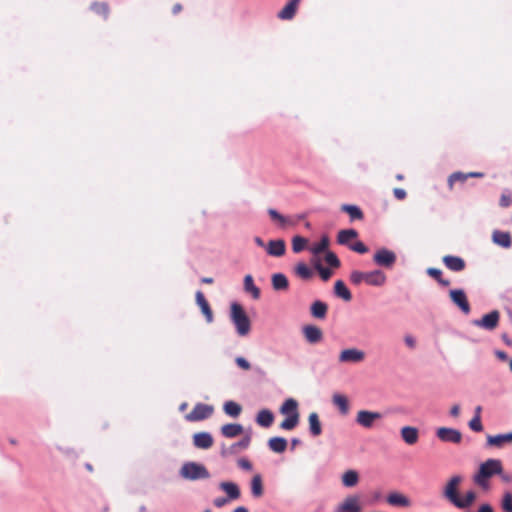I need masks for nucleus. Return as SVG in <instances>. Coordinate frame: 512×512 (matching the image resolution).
I'll list each match as a JSON object with an SVG mask.
<instances>
[{
  "label": "nucleus",
  "instance_id": "f257e3e1",
  "mask_svg": "<svg viewBox=\"0 0 512 512\" xmlns=\"http://www.w3.org/2000/svg\"><path fill=\"white\" fill-rule=\"evenodd\" d=\"M502 461L499 459H488L480 464L477 472L473 476V482L483 490L490 488V479L501 473Z\"/></svg>",
  "mask_w": 512,
  "mask_h": 512
},
{
  "label": "nucleus",
  "instance_id": "f03ea898",
  "mask_svg": "<svg viewBox=\"0 0 512 512\" xmlns=\"http://www.w3.org/2000/svg\"><path fill=\"white\" fill-rule=\"evenodd\" d=\"M280 413L286 418L281 422L280 428L283 430H292L299 423L298 402L293 398H288L280 407Z\"/></svg>",
  "mask_w": 512,
  "mask_h": 512
},
{
  "label": "nucleus",
  "instance_id": "7ed1b4c3",
  "mask_svg": "<svg viewBox=\"0 0 512 512\" xmlns=\"http://www.w3.org/2000/svg\"><path fill=\"white\" fill-rule=\"evenodd\" d=\"M350 281L354 285H359L362 282H365L371 286H382L386 282V276L381 270H374L370 272L354 270L350 274Z\"/></svg>",
  "mask_w": 512,
  "mask_h": 512
},
{
  "label": "nucleus",
  "instance_id": "20e7f679",
  "mask_svg": "<svg viewBox=\"0 0 512 512\" xmlns=\"http://www.w3.org/2000/svg\"><path fill=\"white\" fill-rule=\"evenodd\" d=\"M231 321L236 327L237 333L240 336H246L251 329V322L245 313L243 307L239 303L231 304V312H230Z\"/></svg>",
  "mask_w": 512,
  "mask_h": 512
},
{
  "label": "nucleus",
  "instance_id": "39448f33",
  "mask_svg": "<svg viewBox=\"0 0 512 512\" xmlns=\"http://www.w3.org/2000/svg\"><path fill=\"white\" fill-rule=\"evenodd\" d=\"M180 474L183 478L189 480L207 479L210 477L206 467L195 462L185 463L180 470Z\"/></svg>",
  "mask_w": 512,
  "mask_h": 512
},
{
  "label": "nucleus",
  "instance_id": "423d86ee",
  "mask_svg": "<svg viewBox=\"0 0 512 512\" xmlns=\"http://www.w3.org/2000/svg\"><path fill=\"white\" fill-rule=\"evenodd\" d=\"M214 412V408L211 405L197 403L192 411L185 416V419L189 422L202 421L209 418Z\"/></svg>",
  "mask_w": 512,
  "mask_h": 512
},
{
  "label": "nucleus",
  "instance_id": "0eeeda50",
  "mask_svg": "<svg viewBox=\"0 0 512 512\" xmlns=\"http://www.w3.org/2000/svg\"><path fill=\"white\" fill-rule=\"evenodd\" d=\"M463 481V477L460 475H454L452 476L448 482L446 483L444 490H443V496L453 505H455L457 499L459 498L458 495V488L460 484Z\"/></svg>",
  "mask_w": 512,
  "mask_h": 512
},
{
  "label": "nucleus",
  "instance_id": "6e6552de",
  "mask_svg": "<svg viewBox=\"0 0 512 512\" xmlns=\"http://www.w3.org/2000/svg\"><path fill=\"white\" fill-rule=\"evenodd\" d=\"M373 261L379 266L391 268L396 262V254L391 250L381 248L374 254Z\"/></svg>",
  "mask_w": 512,
  "mask_h": 512
},
{
  "label": "nucleus",
  "instance_id": "1a4fd4ad",
  "mask_svg": "<svg viewBox=\"0 0 512 512\" xmlns=\"http://www.w3.org/2000/svg\"><path fill=\"white\" fill-rule=\"evenodd\" d=\"M500 320V313L498 310H493L488 314H485L481 319H477L473 321L475 326L481 327L486 330H494Z\"/></svg>",
  "mask_w": 512,
  "mask_h": 512
},
{
  "label": "nucleus",
  "instance_id": "9d476101",
  "mask_svg": "<svg viewBox=\"0 0 512 512\" xmlns=\"http://www.w3.org/2000/svg\"><path fill=\"white\" fill-rule=\"evenodd\" d=\"M365 359V352L357 348L344 349L340 352V363H360Z\"/></svg>",
  "mask_w": 512,
  "mask_h": 512
},
{
  "label": "nucleus",
  "instance_id": "9b49d317",
  "mask_svg": "<svg viewBox=\"0 0 512 512\" xmlns=\"http://www.w3.org/2000/svg\"><path fill=\"white\" fill-rule=\"evenodd\" d=\"M381 418L382 415L379 412L360 410L357 413L356 422L364 428H371L375 421L380 420Z\"/></svg>",
  "mask_w": 512,
  "mask_h": 512
},
{
  "label": "nucleus",
  "instance_id": "f8f14e48",
  "mask_svg": "<svg viewBox=\"0 0 512 512\" xmlns=\"http://www.w3.org/2000/svg\"><path fill=\"white\" fill-rule=\"evenodd\" d=\"M449 296L451 301L459 307V309L464 314L470 313V304L468 302L467 296L462 289H453L450 290Z\"/></svg>",
  "mask_w": 512,
  "mask_h": 512
},
{
  "label": "nucleus",
  "instance_id": "ddd939ff",
  "mask_svg": "<svg viewBox=\"0 0 512 512\" xmlns=\"http://www.w3.org/2000/svg\"><path fill=\"white\" fill-rule=\"evenodd\" d=\"M437 437L443 442L458 444L462 440V434L454 428L441 427L436 432Z\"/></svg>",
  "mask_w": 512,
  "mask_h": 512
},
{
  "label": "nucleus",
  "instance_id": "4468645a",
  "mask_svg": "<svg viewBox=\"0 0 512 512\" xmlns=\"http://www.w3.org/2000/svg\"><path fill=\"white\" fill-rule=\"evenodd\" d=\"M361 510L360 498L356 495L347 496L337 508L338 512H361Z\"/></svg>",
  "mask_w": 512,
  "mask_h": 512
},
{
  "label": "nucleus",
  "instance_id": "2eb2a0df",
  "mask_svg": "<svg viewBox=\"0 0 512 512\" xmlns=\"http://www.w3.org/2000/svg\"><path fill=\"white\" fill-rule=\"evenodd\" d=\"M442 261L446 268L453 272H461L466 267V262L463 258L459 256H453V255H445L442 258Z\"/></svg>",
  "mask_w": 512,
  "mask_h": 512
},
{
  "label": "nucleus",
  "instance_id": "dca6fc26",
  "mask_svg": "<svg viewBox=\"0 0 512 512\" xmlns=\"http://www.w3.org/2000/svg\"><path fill=\"white\" fill-rule=\"evenodd\" d=\"M303 334L307 342L310 344H316L322 341L323 332L315 325H306L303 327Z\"/></svg>",
  "mask_w": 512,
  "mask_h": 512
},
{
  "label": "nucleus",
  "instance_id": "f3484780",
  "mask_svg": "<svg viewBox=\"0 0 512 512\" xmlns=\"http://www.w3.org/2000/svg\"><path fill=\"white\" fill-rule=\"evenodd\" d=\"M266 251L270 256L281 257L286 252V244L282 239L270 240L266 245Z\"/></svg>",
  "mask_w": 512,
  "mask_h": 512
},
{
  "label": "nucleus",
  "instance_id": "a211bd4d",
  "mask_svg": "<svg viewBox=\"0 0 512 512\" xmlns=\"http://www.w3.org/2000/svg\"><path fill=\"white\" fill-rule=\"evenodd\" d=\"M213 443V437L208 432H199L193 435V444L199 449H209Z\"/></svg>",
  "mask_w": 512,
  "mask_h": 512
},
{
  "label": "nucleus",
  "instance_id": "6ab92c4d",
  "mask_svg": "<svg viewBox=\"0 0 512 512\" xmlns=\"http://www.w3.org/2000/svg\"><path fill=\"white\" fill-rule=\"evenodd\" d=\"M510 443H512V432L487 436V445L491 447L502 448L505 444Z\"/></svg>",
  "mask_w": 512,
  "mask_h": 512
},
{
  "label": "nucleus",
  "instance_id": "aec40b11",
  "mask_svg": "<svg viewBox=\"0 0 512 512\" xmlns=\"http://www.w3.org/2000/svg\"><path fill=\"white\" fill-rule=\"evenodd\" d=\"M401 437L403 441L408 445H414L418 442L419 431L416 427L404 426L401 428Z\"/></svg>",
  "mask_w": 512,
  "mask_h": 512
},
{
  "label": "nucleus",
  "instance_id": "412c9836",
  "mask_svg": "<svg viewBox=\"0 0 512 512\" xmlns=\"http://www.w3.org/2000/svg\"><path fill=\"white\" fill-rule=\"evenodd\" d=\"M196 303L200 307L202 313L206 317L208 323L213 321V312L210 308L208 301L206 300L204 294L201 291L196 292Z\"/></svg>",
  "mask_w": 512,
  "mask_h": 512
},
{
  "label": "nucleus",
  "instance_id": "4be33fe9",
  "mask_svg": "<svg viewBox=\"0 0 512 512\" xmlns=\"http://www.w3.org/2000/svg\"><path fill=\"white\" fill-rule=\"evenodd\" d=\"M492 240L495 244L503 248H510L512 245V239L509 232L495 230L492 233Z\"/></svg>",
  "mask_w": 512,
  "mask_h": 512
},
{
  "label": "nucleus",
  "instance_id": "5701e85b",
  "mask_svg": "<svg viewBox=\"0 0 512 512\" xmlns=\"http://www.w3.org/2000/svg\"><path fill=\"white\" fill-rule=\"evenodd\" d=\"M221 433L226 438H234L243 433V426L238 423L225 424L221 427Z\"/></svg>",
  "mask_w": 512,
  "mask_h": 512
},
{
  "label": "nucleus",
  "instance_id": "b1692460",
  "mask_svg": "<svg viewBox=\"0 0 512 512\" xmlns=\"http://www.w3.org/2000/svg\"><path fill=\"white\" fill-rule=\"evenodd\" d=\"M300 0L289 1L278 13V17L284 20H290L294 17Z\"/></svg>",
  "mask_w": 512,
  "mask_h": 512
},
{
  "label": "nucleus",
  "instance_id": "393cba45",
  "mask_svg": "<svg viewBox=\"0 0 512 512\" xmlns=\"http://www.w3.org/2000/svg\"><path fill=\"white\" fill-rule=\"evenodd\" d=\"M256 422L258 425L268 428L274 422V415L270 410L262 409L257 414Z\"/></svg>",
  "mask_w": 512,
  "mask_h": 512
},
{
  "label": "nucleus",
  "instance_id": "a878e982",
  "mask_svg": "<svg viewBox=\"0 0 512 512\" xmlns=\"http://www.w3.org/2000/svg\"><path fill=\"white\" fill-rule=\"evenodd\" d=\"M272 287L276 291L287 290L289 287L288 278L283 273H275L271 278Z\"/></svg>",
  "mask_w": 512,
  "mask_h": 512
},
{
  "label": "nucleus",
  "instance_id": "bb28decb",
  "mask_svg": "<svg viewBox=\"0 0 512 512\" xmlns=\"http://www.w3.org/2000/svg\"><path fill=\"white\" fill-rule=\"evenodd\" d=\"M334 293L337 297L343 299L346 302H349L352 299V294L350 290L346 287L345 283L342 280H337L335 282Z\"/></svg>",
  "mask_w": 512,
  "mask_h": 512
},
{
  "label": "nucleus",
  "instance_id": "cd10ccee",
  "mask_svg": "<svg viewBox=\"0 0 512 512\" xmlns=\"http://www.w3.org/2000/svg\"><path fill=\"white\" fill-rule=\"evenodd\" d=\"M387 502L392 506L408 507L410 506V500L401 493H390L387 496Z\"/></svg>",
  "mask_w": 512,
  "mask_h": 512
},
{
  "label": "nucleus",
  "instance_id": "c85d7f7f",
  "mask_svg": "<svg viewBox=\"0 0 512 512\" xmlns=\"http://www.w3.org/2000/svg\"><path fill=\"white\" fill-rule=\"evenodd\" d=\"M268 447L275 453H283L287 448V440L283 437H272L268 441Z\"/></svg>",
  "mask_w": 512,
  "mask_h": 512
},
{
  "label": "nucleus",
  "instance_id": "c756f323",
  "mask_svg": "<svg viewBox=\"0 0 512 512\" xmlns=\"http://www.w3.org/2000/svg\"><path fill=\"white\" fill-rule=\"evenodd\" d=\"M342 484L345 487H354L359 482V474L355 470H347L343 473L341 478Z\"/></svg>",
  "mask_w": 512,
  "mask_h": 512
},
{
  "label": "nucleus",
  "instance_id": "7c9ffc66",
  "mask_svg": "<svg viewBox=\"0 0 512 512\" xmlns=\"http://www.w3.org/2000/svg\"><path fill=\"white\" fill-rule=\"evenodd\" d=\"M328 306L322 301H315L311 305V314L313 317L318 319H324L326 317Z\"/></svg>",
  "mask_w": 512,
  "mask_h": 512
},
{
  "label": "nucleus",
  "instance_id": "2f4dec72",
  "mask_svg": "<svg viewBox=\"0 0 512 512\" xmlns=\"http://www.w3.org/2000/svg\"><path fill=\"white\" fill-rule=\"evenodd\" d=\"M309 430L313 436H319L322 433V427L319 416L316 412L310 413L308 417Z\"/></svg>",
  "mask_w": 512,
  "mask_h": 512
},
{
  "label": "nucleus",
  "instance_id": "473e14b6",
  "mask_svg": "<svg viewBox=\"0 0 512 512\" xmlns=\"http://www.w3.org/2000/svg\"><path fill=\"white\" fill-rule=\"evenodd\" d=\"M341 211L347 213L352 221L362 220L364 218L363 212L356 205L343 204L341 206Z\"/></svg>",
  "mask_w": 512,
  "mask_h": 512
},
{
  "label": "nucleus",
  "instance_id": "72a5a7b5",
  "mask_svg": "<svg viewBox=\"0 0 512 512\" xmlns=\"http://www.w3.org/2000/svg\"><path fill=\"white\" fill-rule=\"evenodd\" d=\"M220 488L227 493L228 497L232 500L238 499L240 497V489L233 482H221Z\"/></svg>",
  "mask_w": 512,
  "mask_h": 512
},
{
  "label": "nucleus",
  "instance_id": "f704fd0d",
  "mask_svg": "<svg viewBox=\"0 0 512 512\" xmlns=\"http://www.w3.org/2000/svg\"><path fill=\"white\" fill-rule=\"evenodd\" d=\"M476 499V493L473 490L467 491L463 498L459 497L454 506L460 509L470 507Z\"/></svg>",
  "mask_w": 512,
  "mask_h": 512
},
{
  "label": "nucleus",
  "instance_id": "c9c22d12",
  "mask_svg": "<svg viewBox=\"0 0 512 512\" xmlns=\"http://www.w3.org/2000/svg\"><path fill=\"white\" fill-rule=\"evenodd\" d=\"M358 233L354 229H345L338 232L337 241L341 245H348L349 241L355 239Z\"/></svg>",
  "mask_w": 512,
  "mask_h": 512
},
{
  "label": "nucleus",
  "instance_id": "e433bc0d",
  "mask_svg": "<svg viewBox=\"0 0 512 512\" xmlns=\"http://www.w3.org/2000/svg\"><path fill=\"white\" fill-rule=\"evenodd\" d=\"M251 493L256 498L263 495V481L260 474L254 475L251 480Z\"/></svg>",
  "mask_w": 512,
  "mask_h": 512
},
{
  "label": "nucleus",
  "instance_id": "4c0bfd02",
  "mask_svg": "<svg viewBox=\"0 0 512 512\" xmlns=\"http://www.w3.org/2000/svg\"><path fill=\"white\" fill-rule=\"evenodd\" d=\"M332 400L343 415H346L348 413L349 402L346 396L342 394H334Z\"/></svg>",
  "mask_w": 512,
  "mask_h": 512
},
{
  "label": "nucleus",
  "instance_id": "58836bf2",
  "mask_svg": "<svg viewBox=\"0 0 512 512\" xmlns=\"http://www.w3.org/2000/svg\"><path fill=\"white\" fill-rule=\"evenodd\" d=\"M244 288L247 292L251 293L254 299L260 297V289L255 286L253 277L249 274L244 278Z\"/></svg>",
  "mask_w": 512,
  "mask_h": 512
},
{
  "label": "nucleus",
  "instance_id": "ea45409f",
  "mask_svg": "<svg viewBox=\"0 0 512 512\" xmlns=\"http://www.w3.org/2000/svg\"><path fill=\"white\" fill-rule=\"evenodd\" d=\"M268 214L271 219L277 221L281 227H285L286 225H295V222H291L288 218L281 215L277 210L273 208L268 209Z\"/></svg>",
  "mask_w": 512,
  "mask_h": 512
},
{
  "label": "nucleus",
  "instance_id": "a19ab883",
  "mask_svg": "<svg viewBox=\"0 0 512 512\" xmlns=\"http://www.w3.org/2000/svg\"><path fill=\"white\" fill-rule=\"evenodd\" d=\"M223 408L225 413L231 417H238L242 410L241 406L234 401H227Z\"/></svg>",
  "mask_w": 512,
  "mask_h": 512
},
{
  "label": "nucleus",
  "instance_id": "79ce46f5",
  "mask_svg": "<svg viewBox=\"0 0 512 512\" xmlns=\"http://www.w3.org/2000/svg\"><path fill=\"white\" fill-rule=\"evenodd\" d=\"M90 9L101 15L104 19H107L109 15V6L106 2H94L91 4Z\"/></svg>",
  "mask_w": 512,
  "mask_h": 512
},
{
  "label": "nucleus",
  "instance_id": "37998d69",
  "mask_svg": "<svg viewBox=\"0 0 512 512\" xmlns=\"http://www.w3.org/2000/svg\"><path fill=\"white\" fill-rule=\"evenodd\" d=\"M329 246V237L324 235L321 240L314 244L311 248H310V251L314 254V255H319L321 254L322 252L326 251L327 248Z\"/></svg>",
  "mask_w": 512,
  "mask_h": 512
},
{
  "label": "nucleus",
  "instance_id": "c03bdc74",
  "mask_svg": "<svg viewBox=\"0 0 512 512\" xmlns=\"http://www.w3.org/2000/svg\"><path fill=\"white\" fill-rule=\"evenodd\" d=\"M427 274L429 276H431L432 278H434L442 286L447 287V286L450 285V281L448 279H444L442 277V271L440 269L428 268L427 269Z\"/></svg>",
  "mask_w": 512,
  "mask_h": 512
},
{
  "label": "nucleus",
  "instance_id": "a18cd8bd",
  "mask_svg": "<svg viewBox=\"0 0 512 512\" xmlns=\"http://www.w3.org/2000/svg\"><path fill=\"white\" fill-rule=\"evenodd\" d=\"M295 272L298 277L304 280L310 279L313 275L312 270L305 263H298Z\"/></svg>",
  "mask_w": 512,
  "mask_h": 512
},
{
  "label": "nucleus",
  "instance_id": "49530a36",
  "mask_svg": "<svg viewBox=\"0 0 512 512\" xmlns=\"http://www.w3.org/2000/svg\"><path fill=\"white\" fill-rule=\"evenodd\" d=\"M468 179L467 173L463 172H454L448 178V187L449 190H452L455 182H465Z\"/></svg>",
  "mask_w": 512,
  "mask_h": 512
},
{
  "label": "nucleus",
  "instance_id": "de8ad7c7",
  "mask_svg": "<svg viewBox=\"0 0 512 512\" xmlns=\"http://www.w3.org/2000/svg\"><path fill=\"white\" fill-rule=\"evenodd\" d=\"M308 240L302 236H295L292 239V250L295 253H299L302 250H304L305 246L307 245Z\"/></svg>",
  "mask_w": 512,
  "mask_h": 512
},
{
  "label": "nucleus",
  "instance_id": "09e8293b",
  "mask_svg": "<svg viewBox=\"0 0 512 512\" xmlns=\"http://www.w3.org/2000/svg\"><path fill=\"white\" fill-rule=\"evenodd\" d=\"M501 507L504 512H512V493L505 492L501 502Z\"/></svg>",
  "mask_w": 512,
  "mask_h": 512
},
{
  "label": "nucleus",
  "instance_id": "8fccbe9b",
  "mask_svg": "<svg viewBox=\"0 0 512 512\" xmlns=\"http://www.w3.org/2000/svg\"><path fill=\"white\" fill-rule=\"evenodd\" d=\"M326 263L332 268H338L340 266V260L337 255L331 251H328L325 255Z\"/></svg>",
  "mask_w": 512,
  "mask_h": 512
},
{
  "label": "nucleus",
  "instance_id": "3c124183",
  "mask_svg": "<svg viewBox=\"0 0 512 512\" xmlns=\"http://www.w3.org/2000/svg\"><path fill=\"white\" fill-rule=\"evenodd\" d=\"M315 268L323 281H328L331 278L332 271L329 268L323 267L320 263H317Z\"/></svg>",
  "mask_w": 512,
  "mask_h": 512
},
{
  "label": "nucleus",
  "instance_id": "603ef678",
  "mask_svg": "<svg viewBox=\"0 0 512 512\" xmlns=\"http://www.w3.org/2000/svg\"><path fill=\"white\" fill-rule=\"evenodd\" d=\"M469 427L471 428V430H473L475 432L482 431L483 426H482V422H481V417L474 416L469 422Z\"/></svg>",
  "mask_w": 512,
  "mask_h": 512
},
{
  "label": "nucleus",
  "instance_id": "864d4df0",
  "mask_svg": "<svg viewBox=\"0 0 512 512\" xmlns=\"http://www.w3.org/2000/svg\"><path fill=\"white\" fill-rule=\"evenodd\" d=\"M349 248L357 253L364 254L368 252V247L361 241H357L351 245Z\"/></svg>",
  "mask_w": 512,
  "mask_h": 512
},
{
  "label": "nucleus",
  "instance_id": "5fc2aeb1",
  "mask_svg": "<svg viewBox=\"0 0 512 512\" xmlns=\"http://www.w3.org/2000/svg\"><path fill=\"white\" fill-rule=\"evenodd\" d=\"M251 442V436L248 434L243 437L239 442L233 444L232 448L234 449H246L249 447Z\"/></svg>",
  "mask_w": 512,
  "mask_h": 512
},
{
  "label": "nucleus",
  "instance_id": "6e6d98bb",
  "mask_svg": "<svg viewBox=\"0 0 512 512\" xmlns=\"http://www.w3.org/2000/svg\"><path fill=\"white\" fill-rule=\"evenodd\" d=\"M512 204V197L510 194L503 193L500 197L499 205L503 208H507Z\"/></svg>",
  "mask_w": 512,
  "mask_h": 512
},
{
  "label": "nucleus",
  "instance_id": "4d7b16f0",
  "mask_svg": "<svg viewBox=\"0 0 512 512\" xmlns=\"http://www.w3.org/2000/svg\"><path fill=\"white\" fill-rule=\"evenodd\" d=\"M235 362L243 370H249L251 368L250 363L243 357H237Z\"/></svg>",
  "mask_w": 512,
  "mask_h": 512
},
{
  "label": "nucleus",
  "instance_id": "13d9d810",
  "mask_svg": "<svg viewBox=\"0 0 512 512\" xmlns=\"http://www.w3.org/2000/svg\"><path fill=\"white\" fill-rule=\"evenodd\" d=\"M238 466L243 470L250 471L252 469V464L248 459L241 458L238 460Z\"/></svg>",
  "mask_w": 512,
  "mask_h": 512
},
{
  "label": "nucleus",
  "instance_id": "bf43d9fd",
  "mask_svg": "<svg viewBox=\"0 0 512 512\" xmlns=\"http://www.w3.org/2000/svg\"><path fill=\"white\" fill-rule=\"evenodd\" d=\"M393 193L398 200H404L407 196L406 191L402 188H395Z\"/></svg>",
  "mask_w": 512,
  "mask_h": 512
},
{
  "label": "nucleus",
  "instance_id": "052dcab7",
  "mask_svg": "<svg viewBox=\"0 0 512 512\" xmlns=\"http://www.w3.org/2000/svg\"><path fill=\"white\" fill-rule=\"evenodd\" d=\"M404 341H405L406 345L410 348H414L416 345L415 339L410 335H406L404 338Z\"/></svg>",
  "mask_w": 512,
  "mask_h": 512
},
{
  "label": "nucleus",
  "instance_id": "680f3d73",
  "mask_svg": "<svg viewBox=\"0 0 512 512\" xmlns=\"http://www.w3.org/2000/svg\"><path fill=\"white\" fill-rule=\"evenodd\" d=\"M450 415L455 418L460 415V406L458 404H455L451 407Z\"/></svg>",
  "mask_w": 512,
  "mask_h": 512
},
{
  "label": "nucleus",
  "instance_id": "e2e57ef3",
  "mask_svg": "<svg viewBox=\"0 0 512 512\" xmlns=\"http://www.w3.org/2000/svg\"><path fill=\"white\" fill-rule=\"evenodd\" d=\"M497 475H499L501 477V479L506 483H509L512 481V476L508 473H505L503 470L501 471V473H497Z\"/></svg>",
  "mask_w": 512,
  "mask_h": 512
},
{
  "label": "nucleus",
  "instance_id": "0e129e2a",
  "mask_svg": "<svg viewBox=\"0 0 512 512\" xmlns=\"http://www.w3.org/2000/svg\"><path fill=\"white\" fill-rule=\"evenodd\" d=\"M478 512H494V510H493L491 505H489V504H482L479 507Z\"/></svg>",
  "mask_w": 512,
  "mask_h": 512
},
{
  "label": "nucleus",
  "instance_id": "69168bd1",
  "mask_svg": "<svg viewBox=\"0 0 512 512\" xmlns=\"http://www.w3.org/2000/svg\"><path fill=\"white\" fill-rule=\"evenodd\" d=\"M227 503V499L226 498H223V497H219V498H216L214 500V505L216 507H222L224 506L225 504Z\"/></svg>",
  "mask_w": 512,
  "mask_h": 512
},
{
  "label": "nucleus",
  "instance_id": "338daca9",
  "mask_svg": "<svg viewBox=\"0 0 512 512\" xmlns=\"http://www.w3.org/2000/svg\"><path fill=\"white\" fill-rule=\"evenodd\" d=\"M183 9V6L180 3H175L172 7V13L174 15L179 14Z\"/></svg>",
  "mask_w": 512,
  "mask_h": 512
},
{
  "label": "nucleus",
  "instance_id": "774afa93",
  "mask_svg": "<svg viewBox=\"0 0 512 512\" xmlns=\"http://www.w3.org/2000/svg\"><path fill=\"white\" fill-rule=\"evenodd\" d=\"M495 354L497 358L500 359L501 361H506L508 359L507 353L504 351L498 350L495 352Z\"/></svg>",
  "mask_w": 512,
  "mask_h": 512
}]
</instances>
